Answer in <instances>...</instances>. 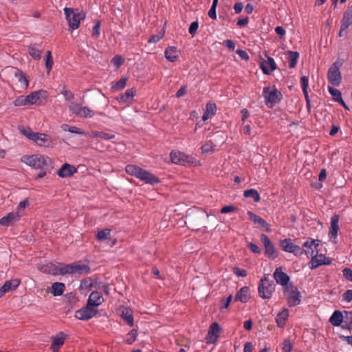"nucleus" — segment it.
Masks as SVG:
<instances>
[{
    "instance_id": "1",
    "label": "nucleus",
    "mask_w": 352,
    "mask_h": 352,
    "mask_svg": "<svg viewBox=\"0 0 352 352\" xmlns=\"http://www.w3.org/2000/svg\"><path fill=\"white\" fill-rule=\"evenodd\" d=\"M125 170L128 174L140 179L146 184L153 185L160 182V179L153 174L136 165L129 164L125 167Z\"/></svg>"
},
{
    "instance_id": "2",
    "label": "nucleus",
    "mask_w": 352,
    "mask_h": 352,
    "mask_svg": "<svg viewBox=\"0 0 352 352\" xmlns=\"http://www.w3.org/2000/svg\"><path fill=\"white\" fill-rule=\"evenodd\" d=\"M21 160L35 169H47L52 166L51 159L41 155H25Z\"/></svg>"
},
{
    "instance_id": "3",
    "label": "nucleus",
    "mask_w": 352,
    "mask_h": 352,
    "mask_svg": "<svg viewBox=\"0 0 352 352\" xmlns=\"http://www.w3.org/2000/svg\"><path fill=\"white\" fill-rule=\"evenodd\" d=\"M275 291V284L273 280L270 278L269 274H265L260 280L258 285L259 296L263 299H270Z\"/></svg>"
},
{
    "instance_id": "4",
    "label": "nucleus",
    "mask_w": 352,
    "mask_h": 352,
    "mask_svg": "<svg viewBox=\"0 0 352 352\" xmlns=\"http://www.w3.org/2000/svg\"><path fill=\"white\" fill-rule=\"evenodd\" d=\"M64 14L69 28L72 30L78 28L80 21L85 18V14L84 12H76L74 9L71 8H65Z\"/></svg>"
},
{
    "instance_id": "5",
    "label": "nucleus",
    "mask_w": 352,
    "mask_h": 352,
    "mask_svg": "<svg viewBox=\"0 0 352 352\" xmlns=\"http://www.w3.org/2000/svg\"><path fill=\"white\" fill-rule=\"evenodd\" d=\"M283 290L289 307L296 306L300 304L301 296L296 286L290 283L289 286H286Z\"/></svg>"
},
{
    "instance_id": "6",
    "label": "nucleus",
    "mask_w": 352,
    "mask_h": 352,
    "mask_svg": "<svg viewBox=\"0 0 352 352\" xmlns=\"http://www.w3.org/2000/svg\"><path fill=\"white\" fill-rule=\"evenodd\" d=\"M263 94L265 99L266 104L269 107H272L282 98L281 93L274 87L268 86L264 87Z\"/></svg>"
},
{
    "instance_id": "7",
    "label": "nucleus",
    "mask_w": 352,
    "mask_h": 352,
    "mask_svg": "<svg viewBox=\"0 0 352 352\" xmlns=\"http://www.w3.org/2000/svg\"><path fill=\"white\" fill-rule=\"evenodd\" d=\"M341 65L340 62L336 61L328 70V80L334 86H339L341 83L342 76L340 72Z\"/></svg>"
},
{
    "instance_id": "8",
    "label": "nucleus",
    "mask_w": 352,
    "mask_h": 352,
    "mask_svg": "<svg viewBox=\"0 0 352 352\" xmlns=\"http://www.w3.org/2000/svg\"><path fill=\"white\" fill-rule=\"evenodd\" d=\"M170 159L173 163L184 166L192 164L195 162L194 157L180 151H172Z\"/></svg>"
},
{
    "instance_id": "9",
    "label": "nucleus",
    "mask_w": 352,
    "mask_h": 352,
    "mask_svg": "<svg viewBox=\"0 0 352 352\" xmlns=\"http://www.w3.org/2000/svg\"><path fill=\"white\" fill-rule=\"evenodd\" d=\"M261 241L265 248V254L269 258L274 259L277 258L278 253L269 237L265 234H261Z\"/></svg>"
},
{
    "instance_id": "10",
    "label": "nucleus",
    "mask_w": 352,
    "mask_h": 352,
    "mask_svg": "<svg viewBox=\"0 0 352 352\" xmlns=\"http://www.w3.org/2000/svg\"><path fill=\"white\" fill-rule=\"evenodd\" d=\"M332 263V260L322 254H316L311 256V261L308 265L311 270L316 269L320 265H329Z\"/></svg>"
},
{
    "instance_id": "11",
    "label": "nucleus",
    "mask_w": 352,
    "mask_h": 352,
    "mask_svg": "<svg viewBox=\"0 0 352 352\" xmlns=\"http://www.w3.org/2000/svg\"><path fill=\"white\" fill-rule=\"evenodd\" d=\"M280 247L282 250L286 252L292 253L295 256H300L303 254L301 248L292 243L291 239H285L280 241Z\"/></svg>"
},
{
    "instance_id": "12",
    "label": "nucleus",
    "mask_w": 352,
    "mask_h": 352,
    "mask_svg": "<svg viewBox=\"0 0 352 352\" xmlns=\"http://www.w3.org/2000/svg\"><path fill=\"white\" fill-rule=\"evenodd\" d=\"M44 272L52 274L54 275L61 274H73V263L64 265L60 267H56L52 263H50L49 270H43Z\"/></svg>"
},
{
    "instance_id": "13",
    "label": "nucleus",
    "mask_w": 352,
    "mask_h": 352,
    "mask_svg": "<svg viewBox=\"0 0 352 352\" xmlns=\"http://www.w3.org/2000/svg\"><path fill=\"white\" fill-rule=\"evenodd\" d=\"M69 110L80 118H91L94 116V111L89 107H82L78 104L70 105Z\"/></svg>"
},
{
    "instance_id": "14",
    "label": "nucleus",
    "mask_w": 352,
    "mask_h": 352,
    "mask_svg": "<svg viewBox=\"0 0 352 352\" xmlns=\"http://www.w3.org/2000/svg\"><path fill=\"white\" fill-rule=\"evenodd\" d=\"M97 309L88 303L85 308L76 311L75 316L79 320H87L93 318L97 314Z\"/></svg>"
},
{
    "instance_id": "15",
    "label": "nucleus",
    "mask_w": 352,
    "mask_h": 352,
    "mask_svg": "<svg viewBox=\"0 0 352 352\" xmlns=\"http://www.w3.org/2000/svg\"><path fill=\"white\" fill-rule=\"evenodd\" d=\"M48 96L47 92L45 90L41 89L36 91L32 92L27 96V99L29 105L41 104L42 100L47 99Z\"/></svg>"
},
{
    "instance_id": "16",
    "label": "nucleus",
    "mask_w": 352,
    "mask_h": 352,
    "mask_svg": "<svg viewBox=\"0 0 352 352\" xmlns=\"http://www.w3.org/2000/svg\"><path fill=\"white\" fill-rule=\"evenodd\" d=\"M273 276L276 283L283 287V289H284L286 286H289L290 278L283 271V268L281 267H278L275 270Z\"/></svg>"
},
{
    "instance_id": "17",
    "label": "nucleus",
    "mask_w": 352,
    "mask_h": 352,
    "mask_svg": "<svg viewBox=\"0 0 352 352\" xmlns=\"http://www.w3.org/2000/svg\"><path fill=\"white\" fill-rule=\"evenodd\" d=\"M22 217V214L11 212L0 219V225L9 227L18 222Z\"/></svg>"
},
{
    "instance_id": "18",
    "label": "nucleus",
    "mask_w": 352,
    "mask_h": 352,
    "mask_svg": "<svg viewBox=\"0 0 352 352\" xmlns=\"http://www.w3.org/2000/svg\"><path fill=\"white\" fill-rule=\"evenodd\" d=\"M32 141L37 145L44 147H52L54 144L52 138L45 133H35Z\"/></svg>"
},
{
    "instance_id": "19",
    "label": "nucleus",
    "mask_w": 352,
    "mask_h": 352,
    "mask_svg": "<svg viewBox=\"0 0 352 352\" xmlns=\"http://www.w3.org/2000/svg\"><path fill=\"white\" fill-rule=\"evenodd\" d=\"M318 245L319 241L318 240L309 239L303 243L302 246L304 249L302 250V252L308 257L312 256L314 255L315 252H318L317 247Z\"/></svg>"
},
{
    "instance_id": "20",
    "label": "nucleus",
    "mask_w": 352,
    "mask_h": 352,
    "mask_svg": "<svg viewBox=\"0 0 352 352\" xmlns=\"http://www.w3.org/2000/svg\"><path fill=\"white\" fill-rule=\"evenodd\" d=\"M339 219L338 214H334L331 218V227L329 228L328 236L331 241L336 242L339 230Z\"/></svg>"
},
{
    "instance_id": "21",
    "label": "nucleus",
    "mask_w": 352,
    "mask_h": 352,
    "mask_svg": "<svg viewBox=\"0 0 352 352\" xmlns=\"http://www.w3.org/2000/svg\"><path fill=\"white\" fill-rule=\"evenodd\" d=\"M220 331L221 327L219 324L217 322L212 323L210 327L206 336L207 343H214L219 338Z\"/></svg>"
},
{
    "instance_id": "22",
    "label": "nucleus",
    "mask_w": 352,
    "mask_h": 352,
    "mask_svg": "<svg viewBox=\"0 0 352 352\" xmlns=\"http://www.w3.org/2000/svg\"><path fill=\"white\" fill-rule=\"evenodd\" d=\"M67 336L63 332H59L55 336L52 337V343L51 344V349L54 352H58L60 348L63 345L65 340Z\"/></svg>"
},
{
    "instance_id": "23",
    "label": "nucleus",
    "mask_w": 352,
    "mask_h": 352,
    "mask_svg": "<svg viewBox=\"0 0 352 352\" xmlns=\"http://www.w3.org/2000/svg\"><path fill=\"white\" fill-rule=\"evenodd\" d=\"M248 215L251 219V221L256 225H257L258 228L264 229L266 231H270L269 224L267 223L265 220L263 218L260 217L257 214H254L251 211H248Z\"/></svg>"
},
{
    "instance_id": "24",
    "label": "nucleus",
    "mask_w": 352,
    "mask_h": 352,
    "mask_svg": "<svg viewBox=\"0 0 352 352\" xmlns=\"http://www.w3.org/2000/svg\"><path fill=\"white\" fill-rule=\"evenodd\" d=\"M21 283V280L18 278L6 281L3 286L0 287V297L6 293L16 289Z\"/></svg>"
},
{
    "instance_id": "25",
    "label": "nucleus",
    "mask_w": 352,
    "mask_h": 352,
    "mask_svg": "<svg viewBox=\"0 0 352 352\" xmlns=\"http://www.w3.org/2000/svg\"><path fill=\"white\" fill-rule=\"evenodd\" d=\"M266 57L267 59L263 60V62L261 63V67L265 74H270L276 69V65L272 57L269 56H266Z\"/></svg>"
},
{
    "instance_id": "26",
    "label": "nucleus",
    "mask_w": 352,
    "mask_h": 352,
    "mask_svg": "<svg viewBox=\"0 0 352 352\" xmlns=\"http://www.w3.org/2000/svg\"><path fill=\"white\" fill-rule=\"evenodd\" d=\"M76 172L77 169L74 166L65 163L58 170L57 174L59 177L65 178L72 176Z\"/></svg>"
},
{
    "instance_id": "27",
    "label": "nucleus",
    "mask_w": 352,
    "mask_h": 352,
    "mask_svg": "<svg viewBox=\"0 0 352 352\" xmlns=\"http://www.w3.org/2000/svg\"><path fill=\"white\" fill-rule=\"evenodd\" d=\"M104 302V298L101 293L97 291L92 292L89 296L87 303L96 308Z\"/></svg>"
},
{
    "instance_id": "28",
    "label": "nucleus",
    "mask_w": 352,
    "mask_h": 352,
    "mask_svg": "<svg viewBox=\"0 0 352 352\" xmlns=\"http://www.w3.org/2000/svg\"><path fill=\"white\" fill-rule=\"evenodd\" d=\"M122 319L127 323L129 326H133V311L131 308L126 307H123L120 312Z\"/></svg>"
},
{
    "instance_id": "29",
    "label": "nucleus",
    "mask_w": 352,
    "mask_h": 352,
    "mask_svg": "<svg viewBox=\"0 0 352 352\" xmlns=\"http://www.w3.org/2000/svg\"><path fill=\"white\" fill-rule=\"evenodd\" d=\"M179 51L174 46L168 47L164 52L166 58L171 63L175 62L179 57Z\"/></svg>"
},
{
    "instance_id": "30",
    "label": "nucleus",
    "mask_w": 352,
    "mask_h": 352,
    "mask_svg": "<svg viewBox=\"0 0 352 352\" xmlns=\"http://www.w3.org/2000/svg\"><path fill=\"white\" fill-rule=\"evenodd\" d=\"M90 272V267L88 265L80 263H73V274L82 275L87 274Z\"/></svg>"
},
{
    "instance_id": "31",
    "label": "nucleus",
    "mask_w": 352,
    "mask_h": 352,
    "mask_svg": "<svg viewBox=\"0 0 352 352\" xmlns=\"http://www.w3.org/2000/svg\"><path fill=\"white\" fill-rule=\"evenodd\" d=\"M329 322L335 327H339L344 323V314L340 311H335L329 318Z\"/></svg>"
},
{
    "instance_id": "32",
    "label": "nucleus",
    "mask_w": 352,
    "mask_h": 352,
    "mask_svg": "<svg viewBox=\"0 0 352 352\" xmlns=\"http://www.w3.org/2000/svg\"><path fill=\"white\" fill-rule=\"evenodd\" d=\"M217 111V106L213 102H208L206 104V109L202 116V120L206 121L213 116Z\"/></svg>"
},
{
    "instance_id": "33",
    "label": "nucleus",
    "mask_w": 352,
    "mask_h": 352,
    "mask_svg": "<svg viewBox=\"0 0 352 352\" xmlns=\"http://www.w3.org/2000/svg\"><path fill=\"white\" fill-rule=\"evenodd\" d=\"M289 317V310L287 309H284L281 312H280L276 318V322L277 326L278 327L283 328L285 327L286 324V321Z\"/></svg>"
},
{
    "instance_id": "34",
    "label": "nucleus",
    "mask_w": 352,
    "mask_h": 352,
    "mask_svg": "<svg viewBox=\"0 0 352 352\" xmlns=\"http://www.w3.org/2000/svg\"><path fill=\"white\" fill-rule=\"evenodd\" d=\"M249 288L248 287H243L237 292L235 300L246 302L249 300Z\"/></svg>"
},
{
    "instance_id": "35",
    "label": "nucleus",
    "mask_w": 352,
    "mask_h": 352,
    "mask_svg": "<svg viewBox=\"0 0 352 352\" xmlns=\"http://www.w3.org/2000/svg\"><path fill=\"white\" fill-rule=\"evenodd\" d=\"M135 94V91L134 89H127L124 94L120 95L118 98V100L120 103L131 102L133 101Z\"/></svg>"
},
{
    "instance_id": "36",
    "label": "nucleus",
    "mask_w": 352,
    "mask_h": 352,
    "mask_svg": "<svg viewBox=\"0 0 352 352\" xmlns=\"http://www.w3.org/2000/svg\"><path fill=\"white\" fill-rule=\"evenodd\" d=\"M65 289V284L63 283H54L50 288V293L54 296H58L63 294Z\"/></svg>"
},
{
    "instance_id": "37",
    "label": "nucleus",
    "mask_w": 352,
    "mask_h": 352,
    "mask_svg": "<svg viewBox=\"0 0 352 352\" xmlns=\"http://www.w3.org/2000/svg\"><path fill=\"white\" fill-rule=\"evenodd\" d=\"M352 24V11L349 8L344 12L342 19V30L347 29Z\"/></svg>"
},
{
    "instance_id": "38",
    "label": "nucleus",
    "mask_w": 352,
    "mask_h": 352,
    "mask_svg": "<svg viewBox=\"0 0 352 352\" xmlns=\"http://www.w3.org/2000/svg\"><path fill=\"white\" fill-rule=\"evenodd\" d=\"M14 76L18 79L19 82H21V87L23 89H27L29 86V80L26 75L21 70H17L14 73Z\"/></svg>"
},
{
    "instance_id": "39",
    "label": "nucleus",
    "mask_w": 352,
    "mask_h": 352,
    "mask_svg": "<svg viewBox=\"0 0 352 352\" xmlns=\"http://www.w3.org/2000/svg\"><path fill=\"white\" fill-rule=\"evenodd\" d=\"M92 137L94 138H100V139L108 140L114 138L115 135L111 132L93 131Z\"/></svg>"
},
{
    "instance_id": "40",
    "label": "nucleus",
    "mask_w": 352,
    "mask_h": 352,
    "mask_svg": "<svg viewBox=\"0 0 352 352\" xmlns=\"http://www.w3.org/2000/svg\"><path fill=\"white\" fill-rule=\"evenodd\" d=\"M287 55L289 67L294 68L297 64L299 58V53L294 51H288Z\"/></svg>"
},
{
    "instance_id": "41",
    "label": "nucleus",
    "mask_w": 352,
    "mask_h": 352,
    "mask_svg": "<svg viewBox=\"0 0 352 352\" xmlns=\"http://www.w3.org/2000/svg\"><path fill=\"white\" fill-rule=\"evenodd\" d=\"M342 327L348 330L352 329V311H344V323Z\"/></svg>"
},
{
    "instance_id": "42",
    "label": "nucleus",
    "mask_w": 352,
    "mask_h": 352,
    "mask_svg": "<svg viewBox=\"0 0 352 352\" xmlns=\"http://www.w3.org/2000/svg\"><path fill=\"white\" fill-rule=\"evenodd\" d=\"M61 129L64 131H68L72 133H76L79 135H85V132L82 130L81 129L74 126H69L67 124H63L60 126Z\"/></svg>"
},
{
    "instance_id": "43",
    "label": "nucleus",
    "mask_w": 352,
    "mask_h": 352,
    "mask_svg": "<svg viewBox=\"0 0 352 352\" xmlns=\"http://www.w3.org/2000/svg\"><path fill=\"white\" fill-rule=\"evenodd\" d=\"M243 195L245 198H252L255 202H258L261 199L258 191L253 188L245 190Z\"/></svg>"
},
{
    "instance_id": "44",
    "label": "nucleus",
    "mask_w": 352,
    "mask_h": 352,
    "mask_svg": "<svg viewBox=\"0 0 352 352\" xmlns=\"http://www.w3.org/2000/svg\"><path fill=\"white\" fill-rule=\"evenodd\" d=\"M28 53L34 60H39L41 58V50L34 45L28 47Z\"/></svg>"
},
{
    "instance_id": "45",
    "label": "nucleus",
    "mask_w": 352,
    "mask_h": 352,
    "mask_svg": "<svg viewBox=\"0 0 352 352\" xmlns=\"http://www.w3.org/2000/svg\"><path fill=\"white\" fill-rule=\"evenodd\" d=\"M328 91L330 93V94L332 96L334 101L342 102V94L338 89H336L332 87H329Z\"/></svg>"
},
{
    "instance_id": "46",
    "label": "nucleus",
    "mask_w": 352,
    "mask_h": 352,
    "mask_svg": "<svg viewBox=\"0 0 352 352\" xmlns=\"http://www.w3.org/2000/svg\"><path fill=\"white\" fill-rule=\"evenodd\" d=\"M54 64L52 52L51 51H47L45 55V67L47 68V73L49 74L51 72Z\"/></svg>"
},
{
    "instance_id": "47",
    "label": "nucleus",
    "mask_w": 352,
    "mask_h": 352,
    "mask_svg": "<svg viewBox=\"0 0 352 352\" xmlns=\"http://www.w3.org/2000/svg\"><path fill=\"white\" fill-rule=\"evenodd\" d=\"M19 130L27 138L33 140L36 133L32 132V131L30 128H25L23 126H20L19 127Z\"/></svg>"
},
{
    "instance_id": "48",
    "label": "nucleus",
    "mask_w": 352,
    "mask_h": 352,
    "mask_svg": "<svg viewBox=\"0 0 352 352\" xmlns=\"http://www.w3.org/2000/svg\"><path fill=\"white\" fill-rule=\"evenodd\" d=\"M111 235V230L110 229H104L98 232L96 235L97 240L99 241H104L109 238Z\"/></svg>"
},
{
    "instance_id": "49",
    "label": "nucleus",
    "mask_w": 352,
    "mask_h": 352,
    "mask_svg": "<svg viewBox=\"0 0 352 352\" xmlns=\"http://www.w3.org/2000/svg\"><path fill=\"white\" fill-rule=\"evenodd\" d=\"M13 104L15 107H21V106H25L29 105L27 96H21L18 98H16L14 101L13 102Z\"/></svg>"
},
{
    "instance_id": "50",
    "label": "nucleus",
    "mask_w": 352,
    "mask_h": 352,
    "mask_svg": "<svg viewBox=\"0 0 352 352\" xmlns=\"http://www.w3.org/2000/svg\"><path fill=\"white\" fill-rule=\"evenodd\" d=\"M126 81L127 79L125 78H122L116 82H115L112 87L111 89L113 90H120L124 89L126 85Z\"/></svg>"
},
{
    "instance_id": "51",
    "label": "nucleus",
    "mask_w": 352,
    "mask_h": 352,
    "mask_svg": "<svg viewBox=\"0 0 352 352\" xmlns=\"http://www.w3.org/2000/svg\"><path fill=\"white\" fill-rule=\"evenodd\" d=\"M127 338L126 339L125 342L128 344H131L137 338L138 336V332L135 329H132L128 334Z\"/></svg>"
},
{
    "instance_id": "52",
    "label": "nucleus",
    "mask_w": 352,
    "mask_h": 352,
    "mask_svg": "<svg viewBox=\"0 0 352 352\" xmlns=\"http://www.w3.org/2000/svg\"><path fill=\"white\" fill-rule=\"evenodd\" d=\"M214 144L210 142H208L204 143L201 146V151L203 153H209L213 151L214 150Z\"/></svg>"
},
{
    "instance_id": "53",
    "label": "nucleus",
    "mask_w": 352,
    "mask_h": 352,
    "mask_svg": "<svg viewBox=\"0 0 352 352\" xmlns=\"http://www.w3.org/2000/svg\"><path fill=\"white\" fill-rule=\"evenodd\" d=\"M292 347V344L291 343L290 340L287 339L285 340L281 344V349L283 352H291Z\"/></svg>"
},
{
    "instance_id": "54",
    "label": "nucleus",
    "mask_w": 352,
    "mask_h": 352,
    "mask_svg": "<svg viewBox=\"0 0 352 352\" xmlns=\"http://www.w3.org/2000/svg\"><path fill=\"white\" fill-rule=\"evenodd\" d=\"M29 206V201L28 199H25L23 201H20L19 204L17 206V210L16 211V213L23 214V211L25 210V208Z\"/></svg>"
},
{
    "instance_id": "55",
    "label": "nucleus",
    "mask_w": 352,
    "mask_h": 352,
    "mask_svg": "<svg viewBox=\"0 0 352 352\" xmlns=\"http://www.w3.org/2000/svg\"><path fill=\"white\" fill-rule=\"evenodd\" d=\"M164 34V32H160L157 34H154L152 36H151L148 42L150 43H156L163 38Z\"/></svg>"
},
{
    "instance_id": "56",
    "label": "nucleus",
    "mask_w": 352,
    "mask_h": 352,
    "mask_svg": "<svg viewBox=\"0 0 352 352\" xmlns=\"http://www.w3.org/2000/svg\"><path fill=\"white\" fill-rule=\"evenodd\" d=\"M111 61L118 68L123 64L124 59L122 56L117 55L113 58Z\"/></svg>"
},
{
    "instance_id": "57",
    "label": "nucleus",
    "mask_w": 352,
    "mask_h": 352,
    "mask_svg": "<svg viewBox=\"0 0 352 352\" xmlns=\"http://www.w3.org/2000/svg\"><path fill=\"white\" fill-rule=\"evenodd\" d=\"M300 84L302 89V92H305L308 89L309 87V79L308 77L303 76L300 78Z\"/></svg>"
},
{
    "instance_id": "58",
    "label": "nucleus",
    "mask_w": 352,
    "mask_h": 352,
    "mask_svg": "<svg viewBox=\"0 0 352 352\" xmlns=\"http://www.w3.org/2000/svg\"><path fill=\"white\" fill-rule=\"evenodd\" d=\"M61 94L65 96L66 100H71L74 98V94L65 87H63Z\"/></svg>"
},
{
    "instance_id": "59",
    "label": "nucleus",
    "mask_w": 352,
    "mask_h": 352,
    "mask_svg": "<svg viewBox=\"0 0 352 352\" xmlns=\"http://www.w3.org/2000/svg\"><path fill=\"white\" fill-rule=\"evenodd\" d=\"M342 300L346 302L352 301V289H348L343 294Z\"/></svg>"
},
{
    "instance_id": "60",
    "label": "nucleus",
    "mask_w": 352,
    "mask_h": 352,
    "mask_svg": "<svg viewBox=\"0 0 352 352\" xmlns=\"http://www.w3.org/2000/svg\"><path fill=\"white\" fill-rule=\"evenodd\" d=\"M198 28H199L198 21H193L192 23H191V24L190 25L189 33L192 36H194L195 34V33L197 32Z\"/></svg>"
},
{
    "instance_id": "61",
    "label": "nucleus",
    "mask_w": 352,
    "mask_h": 352,
    "mask_svg": "<svg viewBox=\"0 0 352 352\" xmlns=\"http://www.w3.org/2000/svg\"><path fill=\"white\" fill-rule=\"evenodd\" d=\"M100 34V24L99 22H97L93 27L92 35L94 37L98 38V37H99Z\"/></svg>"
},
{
    "instance_id": "62",
    "label": "nucleus",
    "mask_w": 352,
    "mask_h": 352,
    "mask_svg": "<svg viewBox=\"0 0 352 352\" xmlns=\"http://www.w3.org/2000/svg\"><path fill=\"white\" fill-rule=\"evenodd\" d=\"M342 274L344 277L352 282V270L350 268H344L342 270Z\"/></svg>"
},
{
    "instance_id": "63",
    "label": "nucleus",
    "mask_w": 352,
    "mask_h": 352,
    "mask_svg": "<svg viewBox=\"0 0 352 352\" xmlns=\"http://www.w3.org/2000/svg\"><path fill=\"white\" fill-rule=\"evenodd\" d=\"M250 250L255 254H261V250L254 243H249L248 245Z\"/></svg>"
},
{
    "instance_id": "64",
    "label": "nucleus",
    "mask_w": 352,
    "mask_h": 352,
    "mask_svg": "<svg viewBox=\"0 0 352 352\" xmlns=\"http://www.w3.org/2000/svg\"><path fill=\"white\" fill-rule=\"evenodd\" d=\"M234 273L238 277H245L247 276L246 270H245L243 269L239 268V267H235L234 269Z\"/></svg>"
}]
</instances>
